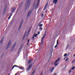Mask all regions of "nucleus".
Returning <instances> with one entry per match:
<instances>
[{
	"label": "nucleus",
	"instance_id": "f257e3e1",
	"mask_svg": "<svg viewBox=\"0 0 75 75\" xmlns=\"http://www.w3.org/2000/svg\"><path fill=\"white\" fill-rule=\"evenodd\" d=\"M26 4H27L25 8L26 9H27L28 7V8H29V7H30V1H29V0H27L26 3Z\"/></svg>",
	"mask_w": 75,
	"mask_h": 75
},
{
	"label": "nucleus",
	"instance_id": "f03ea898",
	"mask_svg": "<svg viewBox=\"0 0 75 75\" xmlns=\"http://www.w3.org/2000/svg\"><path fill=\"white\" fill-rule=\"evenodd\" d=\"M60 59V58H59L57 60L55 61L54 63V66H57V65H58L57 62H58V61H59Z\"/></svg>",
	"mask_w": 75,
	"mask_h": 75
},
{
	"label": "nucleus",
	"instance_id": "7ed1b4c3",
	"mask_svg": "<svg viewBox=\"0 0 75 75\" xmlns=\"http://www.w3.org/2000/svg\"><path fill=\"white\" fill-rule=\"evenodd\" d=\"M32 66H33L32 64H31L29 65V66L27 68L26 71H29V70H30V69L32 68Z\"/></svg>",
	"mask_w": 75,
	"mask_h": 75
},
{
	"label": "nucleus",
	"instance_id": "20e7f679",
	"mask_svg": "<svg viewBox=\"0 0 75 75\" xmlns=\"http://www.w3.org/2000/svg\"><path fill=\"white\" fill-rule=\"evenodd\" d=\"M23 20H22L21 22L20 26L18 29V31H20V29L21 27V26L22 25V24H23Z\"/></svg>",
	"mask_w": 75,
	"mask_h": 75
},
{
	"label": "nucleus",
	"instance_id": "39448f33",
	"mask_svg": "<svg viewBox=\"0 0 75 75\" xmlns=\"http://www.w3.org/2000/svg\"><path fill=\"white\" fill-rule=\"evenodd\" d=\"M16 42H15L14 44V45H13V46L12 47V48L11 49V51H13V50H14V47L16 45Z\"/></svg>",
	"mask_w": 75,
	"mask_h": 75
},
{
	"label": "nucleus",
	"instance_id": "423d86ee",
	"mask_svg": "<svg viewBox=\"0 0 75 75\" xmlns=\"http://www.w3.org/2000/svg\"><path fill=\"white\" fill-rule=\"evenodd\" d=\"M40 0H38L37 4L35 8V9H36V8H38V6H39V3H40Z\"/></svg>",
	"mask_w": 75,
	"mask_h": 75
},
{
	"label": "nucleus",
	"instance_id": "0eeeda50",
	"mask_svg": "<svg viewBox=\"0 0 75 75\" xmlns=\"http://www.w3.org/2000/svg\"><path fill=\"white\" fill-rule=\"evenodd\" d=\"M31 11H29L27 15V17H30V16L31 15Z\"/></svg>",
	"mask_w": 75,
	"mask_h": 75
},
{
	"label": "nucleus",
	"instance_id": "6e6552de",
	"mask_svg": "<svg viewBox=\"0 0 75 75\" xmlns=\"http://www.w3.org/2000/svg\"><path fill=\"white\" fill-rule=\"evenodd\" d=\"M54 69H55V67H53L52 68L50 71L51 73H52V72L54 71Z\"/></svg>",
	"mask_w": 75,
	"mask_h": 75
},
{
	"label": "nucleus",
	"instance_id": "1a4fd4ad",
	"mask_svg": "<svg viewBox=\"0 0 75 75\" xmlns=\"http://www.w3.org/2000/svg\"><path fill=\"white\" fill-rule=\"evenodd\" d=\"M45 35H46V30H45V31L44 35L42 39V40H43V39L45 37Z\"/></svg>",
	"mask_w": 75,
	"mask_h": 75
},
{
	"label": "nucleus",
	"instance_id": "9d476101",
	"mask_svg": "<svg viewBox=\"0 0 75 75\" xmlns=\"http://www.w3.org/2000/svg\"><path fill=\"white\" fill-rule=\"evenodd\" d=\"M48 3H47L46 4V5L44 7V8L43 9V10H45L46 8H47V7L48 6Z\"/></svg>",
	"mask_w": 75,
	"mask_h": 75
},
{
	"label": "nucleus",
	"instance_id": "9b49d317",
	"mask_svg": "<svg viewBox=\"0 0 75 75\" xmlns=\"http://www.w3.org/2000/svg\"><path fill=\"white\" fill-rule=\"evenodd\" d=\"M58 1V0H53V3L55 4H56L57 2Z\"/></svg>",
	"mask_w": 75,
	"mask_h": 75
},
{
	"label": "nucleus",
	"instance_id": "f8f14e48",
	"mask_svg": "<svg viewBox=\"0 0 75 75\" xmlns=\"http://www.w3.org/2000/svg\"><path fill=\"white\" fill-rule=\"evenodd\" d=\"M10 42H11V41H9V43H8V44L7 45V47L6 48V50H7V48H8V47H9V46L10 45Z\"/></svg>",
	"mask_w": 75,
	"mask_h": 75
},
{
	"label": "nucleus",
	"instance_id": "ddd939ff",
	"mask_svg": "<svg viewBox=\"0 0 75 75\" xmlns=\"http://www.w3.org/2000/svg\"><path fill=\"white\" fill-rule=\"evenodd\" d=\"M58 43H59L58 42V41L57 40V45H56L54 47V48H56L57 47H58Z\"/></svg>",
	"mask_w": 75,
	"mask_h": 75
},
{
	"label": "nucleus",
	"instance_id": "4468645a",
	"mask_svg": "<svg viewBox=\"0 0 75 75\" xmlns=\"http://www.w3.org/2000/svg\"><path fill=\"white\" fill-rule=\"evenodd\" d=\"M31 61H32V59H30L28 62V64H31Z\"/></svg>",
	"mask_w": 75,
	"mask_h": 75
},
{
	"label": "nucleus",
	"instance_id": "2eb2a0df",
	"mask_svg": "<svg viewBox=\"0 0 75 75\" xmlns=\"http://www.w3.org/2000/svg\"><path fill=\"white\" fill-rule=\"evenodd\" d=\"M16 10V9L15 8H13L12 9V11H11L12 13V12H14V11H15Z\"/></svg>",
	"mask_w": 75,
	"mask_h": 75
},
{
	"label": "nucleus",
	"instance_id": "dca6fc26",
	"mask_svg": "<svg viewBox=\"0 0 75 75\" xmlns=\"http://www.w3.org/2000/svg\"><path fill=\"white\" fill-rule=\"evenodd\" d=\"M35 72V70H34L33 71V72L31 75H33Z\"/></svg>",
	"mask_w": 75,
	"mask_h": 75
},
{
	"label": "nucleus",
	"instance_id": "f3484780",
	"mask_svg": "<svg viewBox=\"0 0 75 75\" xmlns=\"http://www.w3.org/2000/svg\"><path fill=\"white\" fill-rule=\"evenodd\" d=\"M3 40H4V37H3L1 38V39L0 42L1 43H2V42H3Z\"/></svg>",
	"mask_w": 75,
	"mask_h": 75
},
{
	"label": "nucleus",
	"instance_id": "a211bd4d",
	"mask_svg": "<svg viewBox=\"0 0 75 75\" xmlns=\"http://www.w3.org/2000/svg\"><path fill=\"white\" fill-rule=\"evenodd\" d=\"M18 67V66H17V65H14V66H13V67H12V69H13L14 68V67Z\"/></svg>",
	"mask_w": 75,
	"mask_h": 75
},
{
	"label": "nucleus",
	"instance_id": "6ab92c4d",
	"mask_svg": "<svg viewBox=\"0 0 75 75\" xmlns=\"http://www.w3.org/2000/svg\"><path fill=\"white\" fill-rule=\"evenodd\" d=\"M25 35L23 36V40H24V39L25 38Z\"/></svg>",
	"mask_w": 75,
	"mask_h": 75
},
{
	"label": "nucleus",
	"instance_id": "aec40b11",
	"mask_svg": "<svg viewBox=\"0 0 75 75\" xmlns=\"http://www.w3.org/2000/svg\"><path fill=\"white\" fill-rule=\"evenodd\" d=\"M6 9H4V12H3V14H5V13H6Z\"/></svg>",
	"mask_w": 75,
	"mask_h": 75
},
{
	"label": "nucleus",
	"instance_id": "412c9836",
	"mask_svg": "<svg viewBox=\"0 0 75 75\" xmlns=\"http://www.w3.org/2000/svg\"><path fill=\"white\" fill-rule=\"evenodd\" d=\"M19 68L20 69H24V67H19Z\"/></svg>",
	"mask_w": 75,
	"mask_h": 75
},
{
	"label": "nucleus",
	"instance_id": "4be33fe9",
	"mask_svg": "<svg viewBox=\"0 0 75 75\" xmlns=\"http://www.w3.org/2000/svg\"><path fill=\"white\" fill-rule=\"evenodd\" d=\"M34 35H33L32 38V40H34Z\"/></svg>",
	"mask_w": 75,
	"mask_h": 75
},
{
	"label": "nucleus",
	"instance_id": "5701e85b",
	"mask_svg": "<svg viewBox=\"0 0 75 75\" xmlns=\"http://www.w3.org/2000/svg\"><path fill=\"white\" fill-rule=\"evenodd\" d=\"M30 41V40L28 39V43H27V45H28V43H29V42Z\"/></svg>",
	"mask_w": 75,
	"mask_h": 75
},
{
	"label": "nucleus",
	"instance_id": "b1692460",
	"mask_svg": "<svg viewBox=\"0 0 75 75\" xmlns=\"http://www.w3.org/2000/svg\"><path fill=\"white\" fill-rule=\"evenodd\" d=\"M43 25L42 24L40 25H39L40 27H42Z\"/></svg>",
	"mask_w": 75,
	"mask_h": 75
},
{
	"label": "nucleus",
	"instance_id": "393cba45",
	"mask_svg": "<svg viewBox=\"0 0 75 75\" xmlns=\"http://www.w3.org/2000/svg\"><path fill=\"white\" fill-rule=\"evenodd\" d=\"M69 59V58L68 57H67V58L66 59V61L67 62V61H68V60Z\"/></svg>",
	"mask_w": 75,
	"mask_h": 75
},
{
	"label": "nucleus",
	"instance_id": "a878e982",
	"mask_svg": "<svg viewBox=\"0 0 75 75\" xmlns=\"http://www.w3.org/2000/svg\"><path fill=\"white\" fill-rule=\"evenodd\" d=\"M67 56V54L65 53V54H64V57H66V56Z\"/></svg>",
	"mask_w": 75,
	"mask_h": 75
},
{
	"label": "nucleus",
	"instance_id": "bb28decb",
	"mask_svg": "<svg viewBox=\"0 0 75 75\" xmlns=\"http://www.w3.org/2000/svg\"><path fill=\"white\" fill-rule=\"evenodd\" d=\"M41 44H43V40H42V39H41Z\"/></svg>",
	"mask_w": 75,
	"mask_h": 75
},
{
	"label": "nucleus",
	"instance_id": "cd10ccee",
	"mask_svg": "<svg viewBox=\"0 0 75 75\" xmlns=\"http://www.w3.org/2000/svg\"><path fill=\"white\" fill-rule=\"evenodd\" d=\"M37 35H38V34H35V37H37Z\"/></svg>",
	"mask_w": 75,
	"mask_h": 75
},
{
	"label": "nucleus",
	"instance_id": "c85d7f7f",
	"mask_svg": "<svg viewBox=\"0 0 75 75\" xmlns=\"http://www.w3.org/2000/svg\"><path fill=\"white\" fill-rule=\"evenodd\" d=\"M75 68V67H73L72 69H72V70H74V69Z\"/></svg>",
	"mask_w": 75,
	"mask_h": 75
},
{
	"label": "nucleus",
	"instance_id": "c756f323",
	"mask_svg": "<svg viewBox=\"0 0 75 75\" xmlns=\"http://www.w3.org/2000/svg\"><path fill=\"white\" fill-rule=\"evenodd\" d=\"M71 69H70V70H69V74H70V73H71Z\"/></svg>",
	"mask_w": 75,
	"mask_h": 75
},
{
	"label": "nucleus",
	"instance_id": "7c9ffc66",
	"mask_svg": "<svg viewBox=\"0 0 75 75\" xmlns=\"http://www.w3.org/2000/svg\"><path fill=\"white\" fill-rule=\"evenodd\" d=\"M21 48H19V51L18 52H20V50H21Z\"/></svg>",
	"mask_w": 75,
	"mask_h": 75
},
{
	"label": "nucleus",
	"instance_id": "2f4dec72",
	"mask_svg": "<svg viewBox=\"0 0 75 75\" xmlns=\"http://www.w3.org/2000/svg\"><path fill=\"white\" fill-rule=\"evenodd\" d=\"M23 4V2H21V4L20 5V6H21H21H22V5Z\"/></svg>",
	"mask_w": 75,
	"mask_h": 75
},
{
	"label": "nucleus",
	"instance_id": "473e14b6",
	"mask_svg": "<svg viewBox=\"0 0 75 75\" xmlns=\"http://www.w3.org/2000/svg\"><path fill=\"white\" fill-rule=\"evenodd\" d=\"M40 30H42V28L41 27V28H40Z\"/></svg>",
	"mask_w": 75,
	"mask_h": 75
},
{
	"label": "nucleus",
	"instance_id": "72a5a7b5",
	"mask_svg": "<svg viewBox=\"0 0 75 75\" xmlns=\"http://www.w3.org/2000/svg\"><path fill=\"white\" fill-rule=\"evenodd\" d=\"M41 23H42V21H41L38 24V25H40V24H41Z\"/></svg>",
	"mask_w": 75,
	"mask_h": 75
},
{
	"label": "nucleus",
	"instance_id": "f704fd0d",
	"mask_svg": "<svg viewBox=\"0 0 75 75\" xmlns=\"http://www.w3.org/2000/svg\"><path fill=\"white\" fill-rule=\"evenodd\" d=\"M43 16H44V14H43V13H42L41 14V17H43Z\"/></svg>",
	"mask_w": 75,
	"mask_h": 75
},
{
	"label": "nucleus",
	"instance_id": "c9c22d12",
	"mask_svg": "<svg viewBox=\"0 0 75 75\" xmlns=\"http://www.w3.org/2000/svg\"><path fill=\"white\" fill-rule=\"evenodd\" d=\"M10 18H11V16H10L8 18V19L9 20L10 19Z\"/></svg>",
	"mask_w": 75,
	"mask_h": 75
},
{
	"label": "nucleus",
	"instance_id": "e433bc0d",
	"mask_svg": "<svg viewBox=\"0 0 75 75\" xmlns=\"http://www.w3.org/2000/svg\"><path fill=\"white\" fill-rule=\"evenodd\" d=\"M68 47H66L67 49H66V50H67L68 49Z\"/></svg>",
	"mask_w": 75,
	"mask_h": 75
},
{
	"label": "nucleus",
	"instance_id": "4c0bfd02",
	"mask_svg": "<svg viewBox=\"0 0 75 75\" xmlns=\"http://www.w3.org/2000/svg\"><path fill=\"white\" fill-rule=\"evenodd\" d=\"M40 33L39 32H38V34H40Z\"/></svg>",
	"mask_w": 75,
	"mask_h": 75
},
{
	"label": "nucleus",
	"instance_id": "58836bf2",
	"mask_svg": "<svg viewBox=\"0 0 75 75\" xmlns=\"http://www.w3.org/2000/svg\"><path fill=\"white\" fill-rule=\"evenodd\" d=\"M33 6H36V5H35V4H34L33 5Z\"/></svg>",
	"mask_w": 75,
	"mask_h": 75
},
{
	"label": "nucleus",
	"instance_id": "ea45409f",
	"mask_svg": "<svg viewBox=\"0 0 75 75\" xmlns=\"http://www.w3.org/2000/svg\"><path fill=\"white\" fill-rule=\"evenodd\" d=\"M73 57H75V54H74Z\"/></svg>",
	"mask_w": 75,
	"mask_h": 75
},
{
	"label": "nucleus",
	"instance_id": "a19ab883",
	"mask_svg": "<svg viewBox=\"0 0 75 75\" xmlns=\"http://www.w3.org/2000/svg\"><path fill=\"white\" fill-rule=\"evenodd\" d=\"M51 57H52V56L50 57H49L50 59L51 58Z\"/></svg>",
	"mask_w": 75,
	"mask_h": 75
},
{
	"label": "nucleus",
	"instance_id": "79ce46f5",
	"mask_svg": "<svg viewBox=\"0 0 75 75\" xmlns=\"http://www.w3.org/2000/svg\"><path fill=\"white\" fill-rule=\"evenodd\" d=\"M45 13H47V11H45Z\"/></svg>",
	"mask_w": 75,
	"mask_h": 75
},
{
	"label": "nucleus",
	"instance_id": "37998d69",
	"mask_svg": "<svg viewBox=\"0 0 75 75\" xmlns=\"http://www.w3.org/2000/svg\"><path fill=\"white\" fill-rule=\"evenodd\" d=\"M53 50L52 49L51 50V52H52V51H53Z\"/></svg>",
	"mask_w": 75,
	"mask_h": 75
},
{
	"label": "nucleus",
	"instance_id": "c03bdc74",
	"mask_svg": "<svg viewBox=\"0 0 75 75\" xmlns=\"http://www.w3.org/2000/svg\"><path fill=\"white\" fill-rule=\"evenodd\" d=\"M65 59H66V57H65L64 58V60H65Z\"/></svg>",
	"mask_w": 75,
	"mask_h": 75
},
{
	"label": "nucleus",
	"instance_id": "a18cd8bd",
	"mask_svg": "<svg viewBox=\"0 0 75 75\" xmlns=\"http://www.w3.org/2000/svg\"><path fill=\"white\" fill-rule=\"evenodd\" d=\"M11 16H12V14H11V15L10 17H11Z\"/></svg>",
	"mask_w": 75,
	"mask_h": 75
},
{
	"label": "nucleus",
	"instance_id": "49530a36",
	"mask_svg": "<svg viewBox=\"0 0 75 75\" xmlns=\"http://www.w3.org/2000/svg\"><path fill=\"white\" fill-rule=\"evenodd\" d=\"M29 31H30V30H29L28 31V33H29Z\"/></svg>",
	"mask_w": 75,
	"mask_h": 75
},
{
	"label": "nucleus",
	"instance_id": "de8ad7c7",
	"mask_svg": "<svg viewBox=\"0 0 75 75\" xmlns=\"http://www.w3.org/2000/svg\"><path fill=\"white\" fill-rule=\"evenodd\" d=\"M8 75H10V74H8Z\"/></svg>",
	"mask_w": 75,
	"mask_h": 75
},
{
	"label": "nucleus",
	"instance_id": "09e8293b",
	"mask_svg": "<svg viewBox=\"0 0 75 75\" xmlns=\"http://www.w3.org/2000/svg\"><path fill=\"white\" fill-rule=\"evenodd\" d=\"M2 55H4V54H2Z\"/></svg>",
	"mask_w": 75,
	"mask_h": 75
},
{
	"label": "nucleus",
	"instance_id": "8fccbe9b",
	"mask_svg": "<svg viewBox=\"0 0 75 75\" xmlns=\"http://www.w3.org/2000/svg\"><path fill=\"white\" fill-rule=\"evenodd\" d=\"M50 52H51V51H50Z\"/></svg>",
	"mask_w": 75,
	"mask_h": 75
}]
</instances>
